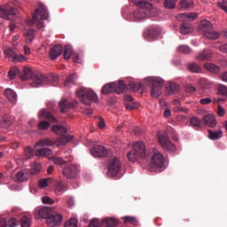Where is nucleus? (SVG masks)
Instances as JSON below:
<instances>
[{
  "label": "nucleus",
  "instance_id": "63",
  "mask_svg": "<svg viewBox=\"0 0 227 227\" xmlns=\"http://www.w3.org/2000/svg\"><path fill=\"white\" fill-rule=\"evenodd\" d=\"M126 107H127V109H128L129 111H131V110H133V109H137V107H139V105H138L137 103H135V104H128V105L126 106Z\"/></svg>",
  "mask_w": 227,
  "mask_h": 227
},
{
  "label": "nucleus",
  "instance_id": "37",
  "mask_svg": "<svg viewBox=\"0 0 227 227\" xmlns=\"http://www.w3.org/2000/svg\"><path fill=\"white\" fill-rule=\"evenodd\" d=\"M187 69H188V71H190L192 74H200V71L202 70V68H200V67L198 64H196L195 62L188 64Z\"/></svg>",
  "mask_w": 227,
  "mask_h": 227
},
{
  "label": "nucleus",
  "instance_id": "46",
  "mask_svg": "<svg viewBox=\"0 0 227 227\" xmlns=\"http://www.w3.org/2000/svg\"><path fill=\"white\" fill-rule=\"evenodd\" d=\"M49 128H50V122L46 121H42L37 124L38 130H47Z\"/></svg>",
  "mask_w": 227,
  "mask_h": 227
},
{
  "label": "nucleus",
  "instance_id": "53",
  "mask_svg": "<svg viewBox=\"0 0 227 227\" xmlns=\"http://www.w3.org/2000/svg\"><path fill=\"white\" fill-rule=\"evenodd\" d=\"M18 74H20V69L19 68H11V70L9 71V78L11 80H14L16 75H18Z\"/></svg>",
  "mask_w": 227,
  "mask_h": 227
},
{
  "label": "nucleus",
  "instance_id": "33",
  "mask_svg": "<svg viewBox=\"0 0 227 227\" xmlns=\"http://www.w3.org/2000/svg\"><path fill=\"white\" fill-rule=\"evenodd\" d=\"M208 138H210L212 141L218 140L223 137V133L222 130L214 131V130H208Z\"/></svg>",
  "mask_w": 227,
  "mask_h": 227
},
{
  "label": "nucleus",
  "instance_id": "6",
  "mask_svg": "<svg viewBox=\"0 0 227 227\" xmlns=\"http://www.w3.org/2000/svg\"><path fill=\"white\" fill-rule=\"evenodd\" d=\"M145 82L152 86L151 96L153 98L157 99L160 97L162 93L161 88L164 86V80L158 77H147Z\"/></svg>",
  "mask_w": 227,
  "mask_h": 227
},
{
  "label": "nucleus",
  "instance_id": "20",
  "mask_svg": "<svg viewBox=\"0 0 227 227\" xmlns=\"http://www.w3.org/2000/svg\"><path fill=\"white\" fill-rule=\"evenodd\" d=\"M211 58H213V51L205 49L197 55L196 59L200 61H209Z\"/></svg>",
  "mask_w": 227,
  "mask_h": 227
},
{
  "label": "nucleus",
  "instance_id": "64",
  "mask_svg": "<svg viewBox=\"0 0 227 227\" xmlns=\"http://www.w3.org/2000/svg\"><path fill=\"white\" fill-rule=\"evenodd\" d=\"M89 227H99V223L96 219H92V221L90 222Z\"/></svg>",
  "mask_w": 227,
  "mask_h": 227
},
{
  "label": "nucleus",
  "instance_id": "60",
  "mask_svg": "<svg viewBox=\"0 0 227 227\" xmlns=\"http://www.w3.org/2000/svg\"><path fill=\"white\" fill-rule=\"evenodd\" d=\"M42 203L46 204V205H53L54 200L51 199L50 197H43L42 198Z\"/></svg>",
  "mask_w": 227,
  "mask_h": 227
},
{
  "label": "nucleus",
  "instance_id": "43",
  "mask_svg": "<svg viewBox=\"0 0 227 227\" xmlns=\"http://www.w3.org/2000/svg\"><path fill=\"white\" fill-rule=\"evenodd\" d=\"M176 5V2L175 0H165L163 2V7L167 10H175Z\"/></svg>",
  "mask_w": 227,
  "mask_h": 227
},
{
  "label": "nucleus",
  "instance_id": "3",
  "mask_svg": "<svg viewBox=\"0 0 227 227\" xmlns=\"http://www.w3.org/2000/svg\"><path fill=\"white\" fill-rule=\"evenodd\" d=\"M76 98H78L80 103L86 106H91V103H98V97L97 94L90 89L82 87L76 91Z\"/></svg>",
  "mask_w": 227,
  "mask_h": 227
},
{
  "label": "nucleus",
  "instance_id": "35",
  "mask_svg": "<svg viewBox=\"0 0 227 227\" xmlns=\"http://www.w3.org/2000/svg\"><path fill=\"white\" fill-rule=\"evenodd\" d=\"M180 10H188L193 7L192 1H186V0H180L179 4H177Z\"/></svg>",
  "mask_w": 227,
  "mask_h": 227
},
{
  "label": "nucleus",
  "instance_id": "52",
  "mask_svg": "<svg viewBox=\"0 0 227 227\" xmlns=\"http://www.w3.org/2000/svg\"><path fill=\"white\" fill-rule=\"evenodd\" d=\"M19 221L16 218H10L7 223H5L6 227H17Z\"/></svg>",
  "mask_w": 227,
  "mask_h": 227
},
{
  "label": "nucleus",
  "instance_id": "59",
  "mask_svg": "<svg viewBox=\"0 0 227 227\" xmlns=\"http://www.w3.org/2000/svg\"><path fill=\"white\" fill-rule=\"evenodd\" d=\"M218 8H221L227 13V0H223L217 4Z\"/></svg>",
  "mask_w": 227,
  "mask_h": 227
},
{
  "label": "nucleus",
  "instance_id": "57",
  "mask_svg": "<svg viewBox=\"0 0 227 227\" xmlns=\"http://www.w3.org/2000/svg\"><path fill=\"white\" fill-rule=\"evenodd\" d=\"M191 125H192L194 128H200V121L197 117H192L190 121Z\"/></svg>",
  "mask_w": 227,
  "mask_h": 227
},
{
  "label": "nucleus",
  "instance_id": "22",
  "mask_svg": "<svg viewBox=\"0 0 227 227\" xmlns=\"http://www.w3.org/2000/svg\"><path fill=\"white\" fill-rule=\"evenodd\" d=\"M138 8H145L147 12H151L153 9V4L147 1L130 0Z\"/></svg>",
  "mask_w": 227,
  "mask_h": 227
},
{
  "label": "nucleus",
  "instance_id": "16",
  "mask_svg": "<svg viewBox=\"0 0 227 227\" xmlns=\"http://www.w3.org/2000/svg\"><path fill=\"white\" fill-rule=\"evenodd\" d=\"M90 154L98 158H105L108 155V150L102 145H96L90 149Z\"/></svg>",
  "mask_w": 227,
  "mask_h": 227
},
{
  "label": "nucleus",
  "instance_id": "61",
  "mask_svg": "<svg viewBox=\"0 0 227 227\" xmlns=\"http://www.w3.org/2000/svg\"><path fill=\"white\" fill-rule=\"evenodd\" d=\"M199 17V14L196 12H190L186 14V19L190 20L191 21L195 20Z\"/></svg>",
  "mask_w": 227,
  "mask_h": 227
},
{
  "label": "nucleus",
  "instance_id": "27",
  "mask_svg": "<svg viewBox=\"0 0 227 227\" xmlns=\"http://www.w3.org/2000/svg\"><path fill=\"white\" fill-rule=\"evenodd\" d=\"M51 161H53V163L55 165L58 166H64L65 164H67L68 161H72L71 157H65V160L59 157V156H51Z\"/></svg>",
  "mask_w": 227,
  "mask_h": 227
},
{
  "label": "nucleus",
  "instance_id": "58",
  "mask_svg": "<svg viewBox=\"0 0 227 227\" xmlns=\"http://www.w3.org/2000/svg\"><path fill=\"white\" fill-rule=\"evenodd\" d=\"M123 221L125 223H137V218L133 216H125L123 217Z\"/></svg>",
  "mask_w": 227,
  "mask_h": 227
},
{
  "label": "nucleus",
  "instance_id": "42",
  "mask_svg": "<svg viewBox=\"0 0 227 227\" xmlns=\"http://www.w3.org/2000/svg\"><path fill=\"white\" fill-rule=\"evenodd\" d=\"M12 117H9L8 115H4L2 117V127L4 129L9 128L12 125Z\"/></svg>",
  "mask_w": 227,
  "mask_h": 227
},
{
  "label": "nucleus",
  "instance_id": "1",
  "mask_svg": "<svg viewBox=\"0 0 227 227\" xmlns=\"http://www.w3.org/2000/svg\"><path fill=\"white\" fill-rule=\"evenodd\" d=\"M20 78L22 81H29V84L33 88L45 85L49 79L43 74H35L31 67H25L22 73L20 74Z\"/></svg>",
  "mask_w": 227,
  "mask_h": 227
},
{
  "label": "nucleus",
  "instance_id": "23",
  "mask_svg": "<svg viewBox=\"0 0 227 227\" xmlns=\"http://www.w3.org/2000/svg\"><path fill=\"white\" fill-rule=\"evenodd\" d=\"M55 215L56 214H53L51 207H44L40 208V210H38V215L43 219H46V218L51 217Z\"/></svg>",
  "mask_w": 227,
  "mask_h": 227
},
{
  "label": "nucleus",
  "instance_id": "19",
  "mask_svg": "<svg viewBox=\"0 0 227 227\" xmlns=\"http://www.w3.org/2000/svg\"><path fill=\"white\" fill-rule=\"evenodd\" d=\"M63 53V45L58 44L54 45L53 48L50 50V59L56 60Z\"/></svg>",
  "mask_w": 227,
  "mask_h": 227
},
{
  "label": "nucleus",
  "instance_id": "34",
  "mask_svg": "<svg viewBox=\"0 0 227 227\" xmlns=\"http://www.w3.org/2000/svg\"><path fill=\"white\" fill-rule=\"evenodd\" d=\"M204 68L208 70L211 74H216L220 73V67L211 64V63H207L204 65Z\"/></svg>",
  "mask_w": 227,
  "mask_h": 227
},
{
  "label": "nucleus",
  "instance_id": "39",
  "mask_svg": "<svg viewBox=\"0 0 227 227\" xmlns=\"http://www.w3.org/2000/svg\"><path fill=\"white\" fill-rule=\"evenodd\" d=\"M167 95L171 96L172 94H176L178 92V84L172 82L166 89Z\"/></svg>",
  "mask_w": 227,
  "mask_h": 227
},
{
  "label": "nucleus",
  "instance_id": "17",
  "mask_svg": "<svg viewBox=\"0 0 227 227\" xmlns=\"http://www.w3.org/2000/svg\"><path fill=\"white\" fill-rule=\"evenodd\" d=\"M160 35V29L158 27H149L147 30L145 32V38L147 41H154L157 39V37Z\"/></svg>",
  "mask_w": 227,
  "mask_h": 227
},
{
  "label": "nucleus",
  "instance_id": "38",
  "mask_svg": "<svg viewBox=\"0 0 227 227\" xmlns=\"http://www.w3.org/2000/svg\"><path fill=\"white\" fill-rule=\"evenodd\" d=\"M62 51H64L65 60H69L71 59L72 53L74 52V50L72 49L71 45H65Z\"/></svg>",
  "mask_w": 227,
  "mask_h": 227
},
{
  "label": "nucleus",
  "instance_id": "50",
  "mask_svg": "<svg viewBox=\"0 0 227 227\" xmlns=\"http://www.w3.org/2000/svg\"><path fill=\"white\" fill-rule=\"evenodd\" d=\"M78 221L75 218H71L65 223V227H77Z\"/></svg>",
  "mask_w": 227,
  "mask_h": 227
},
{
  "label": "nucleus",
  "instance_id": "2",
  "mask_svg": "<svg viewBox=\"0 0 227 227\" xmlns=\"http://www.w3.org/2000/svg\"><path fill=\"white\" fill-rule=\"evenodd\" d=\"M49 19V10L43 4H38V8L35 10L31 25H36L37 29H42L44 27L43 20Z\"/></svg>",
  "mask_w": 227,
  "mask_h": 227
},
{
  "label": "nucleus",
  "instance_id": "4",
  "mask_svg": "<svg viewBox=\"0 0 227 227\" xmlns=\"http://www.w3.org/2000/svg\"><path fill=\"white\" fill-rule=\"evenodd\" d=\"M144 161H147L148 167L153 169L161 168L164 167V156L155 149H152L151 153L143 159Z\"/></svg>",
  "mask_w": 227,
  "mask_h": 227
},
{
  "label": "nucleus",
  "instance_id": "12",
  "mask_svg": "<svg viewBox=\"0 0 227 227\" xmlns=\"http://www.w3.org/2000/svg\"><path fill=\"white\" fill-rule=\"evenodd\" d=\"M158 140L163 150L168 152L169 153H174L176 152L175 145L171 143L168 136L165 134L160 135L158 137Z\"/></svg>",
  "mask_w": 227,
  "mask_h": 227
},
{
  "label": "nucleus",
  "instance_id": "14",
  "mask_svg": "<svg viewBox=\"0 0 227 227\" xmlns=\"http://www.w3.org/2000/svg\"><path fill=\"white\" fill-rule=\"evenodd\" d=\"M77 105L78 102L76 100L70 103L67 99H61V101L59 102V109H60L61 114H66L69 109L77 107Z\"/></svg>",
  "mask_w": 227,
  "mask_h": 227
},
{
  "label": "nucleus",
  "instance_id": "32",
  "mask_svg": "<svg viewBox=\"0 0 227 227\" xmlns=\"http://www.w3.org/2000/svg\"><path fill=\"white\" fill-rule=\"evenodd\" d=\"M193 32L192 26L189 23H183L180 26V33L181 35H190Z\"/></svg>",
  "mask_w": 227,
  "mask_h": 227
},
{
  "label": "nucleus",
  "instance_id": "41",
  "mask_svg": "<svg viewBox=\"0 0 227 227\" xmlns=\"http://www.w3.org/2000/svg\"><path fill=\"white\" fill-rule=\"evenodd\" d=\"M35 37V30H34V29L27 30V32H26L27 43H32Z\"/></svg>",
  "mask_w": 227,
  "mask_h": 227
},
{
  "label": "nucleus",
  "instance_id": "47",
  "mask_svg": "<svg viewBox=\"0 0 227 227\" xmlns=\"http://www.w3.org/2000/svg\"><path fill=\"white\" fill-rule=\"evenodd\" d=\"M24 155L27 157V160L31 159L32 156H34V149L30 146H27L24 148Z\"/></svg>",
  "mask_w": 227,
  "mask_h": 227
},
{
  "label": "nucleus",
  "instance_id": "31",
  "mask_svg": "<svg viewBox=\"0 0 227 227\" xmlns=\"http://www.w3.org/2000/svg\"><path fill=\"white\" fill-rule=\"evenodd\" d=\"M76 82H77V74H71L66 78L64 85L65 87L71 88L73 85L75 84Z\"/></svg>",
  "mask_w": 227,
  "mask_h": 227
},
{
  "label": "nucleus",
  "instance_id": "25",
  "mask_svg": "<svg viewBox=\"0 0 227 227\" xmlns=\"http://www.w3.org/2000/svg\"><path fill=\"white\" fill-rule=\"evenodd\" d=\"M116 87H117L116 82L106 83L102 88V93L104 95H108V94H111L113 92L116 93Z\"/></svg>",
  "mask_w": 227,
  "mask_h": 227
},
{
  "label": "nucleus",
  "instance_id": "5",
  "mask_svg": "<svg viewBox=\"0 0 227 227\" xmlns=\"http://www.w3.org/2000/svg\"><path fill=\"white\" fill-rule=\"evenodd\" d=\"M147 157L146 147L144 142H137L133 145V150L128 153L127 158L129 161L136 162L138 159L145 160Z\"/></svg>",
  "mask_w": 227,
  "mask_h": 227
},
{
  "label": "nucleus",
  "instance_id": "10",
  "mask_svg": "<svg viewBox=\"0 0 227 227\" xmlns=\"http://www.w3.org/2000/svg\"><path fill=\"white\" fill-rule=\"evenodd\" d=\"M18 12L12 4H4L0 6V17L5 20L13 21Z\"/></svg>",
  "mask_w": 227,
  "mask_h": 227
},
{
  "label": "nucleus",
  "instance_id": "36",
  "mask_svg": "<svg viewBox=\"0 0 227 227\" xmlns=\"http://www.w3.org/2000/svg\"><path fill=\"white\" fill-rule=\"evenodd\" d=\"M35 154L36 156H51L53 154V151L51 149H37L35 151Z\"/></svg>",
  "mask_w": 227,
  "mask_h": 227
},
{
  "label": "nucleus",
  "instance_id": "49",
  "mask_svg": "<svg viewBox=\"0 0 227 227\" xmlns=\"http://www.w3.org/2000/svg\"><path fill=\"white\" fill-rule=\"evenodd\" d=\"M50 181H51L50 178H43V179H41V180L38 182V187H40V189H43V188H45V187H48Z\"/></svg>",
  "mask_w": 227,
  "mask_h": 227
},
{
  "label": "nucleus",
  "instance_id": "29",
  "mask_svg": "<svg viewBox=\"0 0 227 227\" xmlns=\"http://www.w3.org/2000/svg\"><path fill=\"white\" fill-rule=\"evenodd\" d=\"M51 131H53L58 136H60V137H72V136L66 135L67 131V128L62 127V126H53V127H51Z\"/></svg>",
  "mask_w": 227,
  "mask_h": 227
},
{
  "label": "nucleus",
  "instance_id": "18",
  "mask_svg": "<svg viewBox=\"0 0 227 227\" xmlns=\"http://www.w3.org/2000/svg\"><path fill=\"white\" fill-rule=\"evenodd\" d=\"M38 118H40V120H47L50 122H53L56 123L57 122V119L56 117H54L52 115V114H51L49 112L48 109L43 108L42 109L39 113H38Z\"/></svg>",
  "mask_w": 227,
  "mask_h": 227
},
{
  "label": "nucleus",
  "instance_id": "62",
  "mask_svg": "<svg viewBox=\"0 0 227 227\" xmlns=\"http://www.w3.org/2000/svg\"><path fill=\"white\" fill-rule=\"evenodd\" d=\"M217 114L219 117H223L225 114L224 109L221 105H218L217 106Z\"/></svg>",
  "mask_w": 227,
  "mask_h": 227
},
{
  "label": "nucleus",
  "instance_id": "24",
  "mask_svg": "<svg viewBox=\"0 0 227 227\" xmlns=\"http://www.w3.org/2000/svg\"><path fill=\"white\" fill-rule=\"evenodd\" d=\"M119 225V220L113 217L104 218L102 221V227H115Z\"/></svg>",
  "mask_w": 227,
  "mask_h": 227
},
{
  "label": "nucleus",
  "instance_id": "51",
  "mask_svg": "<svg viewBox=\"0 0 227 227\" xmlns=\"http://www.w3.org/2000/svg\"><path fill=\"white\" fill-rule=\"evenodd\" d=\"M217 94L219 96L227 97V87L224 85H219Z\"/></svg>",
  "mask_w": 227,
  "mask_h": 227
},
{
  "label": "nucleus",
  "instance_id": "26",
  "mask_svg": "<svg viewBox=\"0 0 227 227\" xmlns=\"http://www.w3.org/2000/svg\"><path fill=\"white\" fill-rule=\"evenodd\" d=\"M203 122L208 128H215L216 126V119L213 114H207L203 117Z\"/></svg>",
  "mask_w": 227,
  "mask_h": 227
},
{
  "label": "nucleus",
  "instance_id": "11",
  "mask_svg": "<svg viewBox=\"0 0 227 227\" xmlns=\"http://www.w3.org/2000/svg\"><path fill=\"white\" fill-rule=\"evenodd\" d=\"M121 161L119 158H113L110 160L109 166L107 167V176L114 177L119 175L121 171Z\"/></svg>",
  "mask_w": 227,
  "mask_h": 227
},
{
  "label": "nucleus",
  "instance_id": "44",
  "mask_svg": "<svg viewBox=\"0 0 227 227\" xmlns=\"http://www.w3.org/2000/svg\"><path fill=\"white\" fill-rule=\"evenodd\" d=\"M65 192V186L63 184L61 183H57L55 184V193H57V195H61Z\"/></svg>",
  "mask_w": 227,
  "mask_h": 227
},
{
  "label": "nucleus",
  "instance_id": "56",
  "mask_svg": "<svg viewBox=\"0 0 227 227\" xmlns=\"http://www.w3.org/2000/svg\"><path fill=\"white\" fill-rule=\"evenodd\" d=\"M15 63H21L26 60V57L23 55H15V57L11 58Z\"/></svg>",
  "mask_w": 227,
  "mask_h": 227
},
{
  "label": "nucleus",
  "instance_id": "8",
  "mask_svg": "<svg viewBox=\"0 0 227 227\" xmlns=\"http://www.w3.org/2000/svg\"><path fill=\"white\" fill-rule=\"evenodd\" d=\"M41 171V164L39 162H35L31 167V169H23L17 173V180L20 182H27L33 176L39 175Z\"/></svg>",
  "mask_w": 227,
  "mask_h": 227
},
{
  "label": "nucleus",
  "instance_id": "21",
  "mask_svg": "<svg viewBox=\"0 0 227 227\" xmlns=\"http://www.w3.org/2000/svg\"><path fill=\"white\" fill-rule=\"evenodd\" d=\"M146 12H148V11L145 8H138V9L135 10V12H133L134 20L140 21V20L145 19L147 16Z\"/></svg>",
  "mask_w": 227,
  "mask_h": 227
},
{
  "label": "nucleus",
  "instance_id": "48",
  "mask_svg": "<svg viewBox=\"0 0 227 227\" xmlns=\"http://www.w3.org/2000/svg\"><path fill=\"white\" fill-rule=\"evenodd\" d=\"M177 51L184 54H189L190 52H192V49H190L188 45H180L179 47H177Z\"/></svg>",
  "mask_w": 227,
  "mask_h": 227
},
{
  "label": "nucleus",
  "instance_id": "9",
  "mask_svg": "<svg viewBox=\"0 0 227 227\" xmlns=\"http://www.w3.org/2000/svg\"><path fill=\"white\" fill-rule=\"evenodd\" d=\"M73 137H74L73 136H62L56 140H51L50 138H43L41 141H38V146H42V147L53 146V145L64 146L65 145L69 143Z\"/></svg>",
  "mask_w": 227,
  "mask_h": 227
},
{
  "label": "nucleus",
  "instance_id": "45",
  "mask_svg": "<svg viewBox=\"0 0 227 227\" xmlns=\"http://www.w3.org/2000/svg\"><path fill=\"white\" fill-rule=\"evenodd\" d=\"M200 86L201 88H203L204 90H208L209 89H211L212 82H209L207 79H201Z\"/></svg>",
  "mask_w": 227,
  "mask_h": 227
},
{
  "label": "nucleus",
  "instance_id": "54",
  "mask_svg": "<svg viewBox=\"0 0 227 227\" xmlns=\"http://www.w3.org/2000/svg\"><path fill=\"white\" fill-rule=\"evenodd\" d=\"M20 227H30V220L27 216H23L20 220Z\"/></svg>",
  "mask_w": 227,
  "mask_h": 227
},
{
  "label": "nucleus",
  "instance_id": "30",
  "mask_svg": "<svg viewBox=\"0 0 227 227\" xmlns=\"http://www.w3.org/2000/svg\"><path fill=\"white\" fill-rule=\"evenodd\" d=\"M4 96H5V98L7 99H9V101L11 103H15L16 102V98H18L17 94L15 93L14 90H12V89H6L4 91Z\"/></svg>",
  "mask_w": 227,
  "mask_h": 227
},
{
  "label": "nucleus",
  "instance_id": "13",
  "mask_svg": "<svg viewBox=\"0 0 227 227\" xmlns=\"http://www.w3.org/2000/svg\"><path fill=\"white\" fill-rule=\"evenodd\" d=\"M62 172L66 178L70 180L77 178L79 175V169L75 164H69V166L64 168Z\"/></svg>",
  "mask_w": 227,
  "mask_h": 227
},
{
  "label": "nucleus",
  "instance_id": "7",
  "mask_svg": "<svg viewBox=\"0 0 227 227\" xmlns=\"http://www.w3.org/2000/svg\"><path fill=\"white\" fill-rule=\"evenodd\" d=\"M200 31L208 40H217L220 37V33L213 30V25L209 20H203L200 24Z\"/></svg>",
  "mask_w": 227,
  "mask_h": 227
},
{
  "label": "nucleus",
  "instance_id": "40",
  "mask_svg": "<svg viewBox=\"0 0 227 227\" xmlns=\"http://www.w3.org/2000/svg\"><path fill=\"white\" fill-rule=\"evenodd\" d=\"M126 90H128V85L122 80L116 83V94H121Z\"/></svg>",
  "mask_w": 227,
  "mask_h": 227
},
{
  "label": "nucleus",
  "instance_id": "15",
  "mask_svg": "<svg viewBox=\"0 0 227 227\" xmlns=\"http://www.w3.org/2000/svg\"><path fill=\"white\" fill-rule=\"evenodd\" d=\"M45 219L47 225L50 227H58L63 223V216L60 214H55L54 215Z\"/></svg>",
  "mask_w": 227,
  "mask_h": 227
},
{
  "label": "nucleus",
  "instance_id": "28",
  "mask_svg": "<svg viewBox=\"0 0 227 227\" xmlns=\"http://www.w3.org/2000/svg\"><path fill=\"white\" fill-rule=\"evenodd\" d=\"M144 89V83L143 82H131L127 85V90L136 92V91H142Z\"/></svg>",
  "mask_w": 227,
  "mask_h": 227
},
{
  "label": "nucleus",
  "instance_id": "55",
  "mask_svg": "<svg viewBox=\"0 0 227 227\" xmlns=\"http://www.w3.org/2000/svg\"><path fill=\"white\" fill-rule=\"evenodd\" d=\"M4 55H5L6 58H11V59H12V58H15V56L18 55V54H16L13 50H12V49H10V48H7V49L4 51Z\"/></svg>",
  "mask_w": 227,
  "mask_h": 227
}]
</instances>
